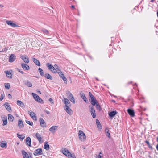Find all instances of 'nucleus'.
I'll list each match as a JSON object with an SVG mask.
<instances>
[{"mask_svg": "<svg viewBox=\"0 0 158 158\" xmlns=\"http://www.w3.org/2000/svg\"><path fill=\"white\" fill-rule=\"evenodd\" d=\"M62 152L64 154L69 158H76L74 155L72 154L66 148H64Z\"/></svg>", "mask_w": 158, "mask_h": 158, "instance_id": "obj_1", "label": "nucleus"}, {"mask_svg": "<svg viewBox=\"0 0 158 158\" xmlns=\"http://www.w3.org/2000/svg\"><path fill=\"white\" fill-rule=\"evenodd\" d=\"M78 136L80 140L81 141H84L86 139L85 135L82 131H79Z\"/></svg>", "mask_w": 158, "mask_h": 158, "instance_id": "obj_2", "label": "nucleus"}, {"mask_svg": "<svg viewBox=\"0 0 158 158\" xmlns=\"http://www.w3.org/2000/svg\"><path fill=\"white\" fill-rule=\"evenodd\" d=\"M32 94L33 95L34 99L36 101L40 103H41L43 101L40 98L39 96L36 94L34 93H32Z\"/></svg>", "mask_w": 158, "mask_h": 158, "instance_id": "obj_3", "label": "nucleus"}, {"mask_svg": "<svg viewBox=\"0 0 158 158\" xmlns=\"http://www.w3.org/2000/svg\"><path fill=\"white\" fill-rule=\"evenodd\" d=\"M60 77L63 80L64 83H67V79L65 77L64 74H63L62 72L61 71H58L57 72Z\"/></svg>", "mask_w": 158, "mask_h": 158, "instance_id": "obj_4", "label": "nucleus"}, {"mask_svg": "<svg viewBox=\"0 0 158 158\" xmlns=\"http://www.w3.org/2000/svg\"><path fill=\"white\" fill-rule=\"evenodd\" d=\"M63 101L65 104V106L64 107H69L71 106V103L69 100L67 98H64V100Z\"/></svg>", "mask_w": 158, "mask_h": 158, "instance_id": "obj_5", "label": "nucleus"}, {"mask_svg": "<svg viewBox=\"0 0 158 158\" xmlns=\"http://www.w3.org/2000/svg\"><path fill=\"white\" fill-rule=\"evenodd\" d=\"M90 107V108L89 111L91 113V115L93 118H95L96 117L95 110L93 106H91Z\"/></svg>", "mask_w": 158, "mask_h": 158, "instance_id": "obj_6", "label": "nucleus"}, {"mask_svg": "<svg viewBox=\"0 0 158 158\" xmlns=\"http://www.w3.org/2000/svg\"><path fill=\"white\" fill-rule=\"evenodd\" d=\"M42 149L41 148H38L36 149L33 153L35 156L39 155L42 154Z\"/></svg>", "mask_w": 158, "mask_h": 158, "instance_id": "obj_7", "label": "nucleus"}, {"mask_svg": "<svg viewBox=\"0 0 158 158\" xmlns=\"http://www.w3.org/2000/svg\"><path fill=\"white\" fill-rule=\"evenodd\" d=\"M25 63H28L29 62V59L26 55H23L20 57Z\"/></svg>", "mask_w": 158, "mask_h": 158, "instance_id": "obj_8", "label": "nucleus"}, {"mask_svg": "<svg viewBox=\"0 0 158 158\" xmlns=\"http://www.w3.org/2000/svg\"><path fill=\"white\" fill-rule=\"evenodd\" d=\"M29 114V115L31 116V117L35 121L37 120V117L34 113L32 111L30 112V111H28Z\"/></svg>", "mask_w": 158, "mask_h": 158, "instance_id": "obj_9", "label": "nucleus"}, {"mask_svg": "<svg viewBox=\"0 0 158 158\" xmlns=\"http://www.w3.org/2000/svg\"><path fill=\"white\" fill-rule=\"evenodd\" d=\"M58 128L57 126H52L50 129L49 131L53 134L55 132L56 130Z\"/></svg>", "mask_w": 158, "mask_h": 158, "instance_id": "obj_10", "label": "nucleus"}, {"mask_svg": "<svg viewBox=\"0 0 158 158\" xmlns=\"http://www.w3.org/2000/svg\"><path fill=\"white\" fill-rule=\"evenodd\" d=\"M9 62H13L16 59V56L13 54H11L9 57Z\"/></svg>", "mask_w": 158, "mask_h": 158, "instance_id": "obj_11", "label": "nucleus"}, {"mask_svg": "<svg viewBox=\"0 0 158 158\" xmlns=\"http://www.w3.org/2000/svg\"><path fill=\"white\" fill-rule=\"evenodd\" d=\"M40 124L41 126L43 127H46V123L44 119L42 118H40L39 119Z\"/></svg>", "mask_w": 158, "mask_h": 158, "instance_id": "obj_12", "label": "nucleus"}, {"mask_svg": "<svg viewBox=\"0 0 158 158\" xmlns=\"http://www.w3.org/2000/svg\"><path fill=\"white\" fill-rule=\"evenodd\" d=\"M6 23L8 25H10L13 27H17L18 26L15 24L12 23L11 21L7 20Z\"/></svg>", "mask_w": 158, "mask_h": 158, "instance_id": "obj_13", "label": "nucleus"}, {"mask_svg": "<svg viewBox=\"0 0 158 158\" xmlns=\"http://www.w3.org/2000/svg\"><path fill=\"white\" fill-rule=\"evenodd\" d=\"M35 136L38 140H39V143H41L43 142V141H41V135L37 133L35 134Z\"/></svg>", "mask_w": 158, "mask_h": 158, "instance_id": "obj_14", "label": "nucleus"}, {"mask_svg": "<svg viewBox=\"0 0 158 158\" xmlns=\"http://www.w3.org/2000/svg\"><path fill=\"white\" fill-rule=\"evenodd\" d=\"M64 109L69 115H71L73 113V111L69 107H64Z\"/></svg>", "mask_w": 158, "mask_h": 158, "instance_id": "obj_15", "label": "nucleus"}, {"mask_svg": "<svg viewBox=\"0 0 158 158\" xmlns=\"http://www.w3.org/2000/svg\"><path fill=\"white\" fill-rule=\"evenodd\" d=\"M127 112L131 116L133 117L135 116V112L133 110L130 109H128Z\"/></svg>", "mask_w": 158, "mask_h": 158, "instance_id": "obj_16", "label": "nucleus"}, {"mask_svg": "<svg viewBox=\"0 0 158 158\" xmlns=\"http://www.w3.org/2000/svg\"><path fill=\"white\" fill-rule=\"evenodd\" d=\"M26 143L29 146H31V140L30 137H27L26 139Z\"/></svg>", "mask_w": 158, "mask_h": 158, "instance_id": "obj_17", "label": "nucleus"}, {"mask_svg": "<svg viewBox=\"0 0 158 158\" xmlns=\"http://www.w3.org/2000/svg\"><path fill=\"white\" fill-rule=\"evenodd\" d=\"M22 153L23 154V158H29V156L28 154L24 150H22Z\"/></svg>", "mask_w": 158, "mask_h": 158, "instance_id": "obj_18", "label": "nucleus"}, {"mask_svg": "<svg viewBox=\"0 0 158 158\" xmlns=\"http://www.w3.org/2000/svg\"><path fill=\"white\" fill-rule=\"evenodd\" d=\"M2 119L3 122V125H6L7 124V117L6 116H5L4 117H2Z\"/></svg>", "mask_w": 158, "mask_h": 158, "instance_id": "obj_19", "label": "nucleus"}, {"mask_svg": "<svg viewBox=\"0 0 158 158\" xmlns=\"http://www.w3.org/2000/svg\"><path fill=\"white\" fill-rule=\"evenodd\" d=\"M21 66L24 70H28L30 69L29 66L28 65L24 63L22 64Z\"/></svg>", "mask_w": 158, "mask_h": 158, "instance_id": "obj_20", "label": "nucleus"}, {"mask_svg": "<svg viewBox=\"0 0 158 158\" xmlns=\"http://www.w3.org/2000/svg\"><path fill=\"white\" fill-rule=\"evenodd\" d=\"M89 100H90V103L93 106H95L98 103L97 101L95 98Z\"/></svg>", "mask_w": 158, "mask_h": 158, "instance_id": "obj_21", "label": "nucleus"}, {"mask_svg": "<svg viewBox=\"0 0 158 158\" xmlns=\"http://www.w3.org/2000/svg\"><path fill=\"white\" fill-rule=\"evenodd\" d=\"M48 143V142H45L44 146V148L47 150H49L50 148L49 145Z\"/></svg>", "mask_w": 158, "mask_h": 158, "instance_id": "obj_22", "label": "nucleus"}, {"mask_svg": "<svg viewBox=\"0 0 158 158\" xmlns=\"http://www.w3.org/2000/svg\"><path fill=\"white\" fill-rule=\"evenodd\" d=\"M5 106L7 110L9 112H10L11 111V109L10 106L8 104V103L7 102L5 103Z\"/></svg>", "mask_w": 158, "mask_h": 158, "instance_id": "obj_23", "label": "nucleus"}, {"mask_svg": "<svg viewBox=\"0 0 158 158\" xmlns=\"http://www.w3.org/2000/svg\"><path fill=\"white\" fill-rule=\"evenodd\" d=\"M18 126L20 128H22L23 127V123L22 120H18Z\"/></svg>", "mask_w": 158, "mask_h": 158, "instance_id": "obj_24", "label": "nucleus"}, {"mask_svg": "<svg viewBox=\"0 0 158 158\" xmlns=\"http://www.w3.org/2000/svg\"><path fill=\"white\" fill-rule=\"evenodd\" d=\"M80 95L81 98L83 99L84 101H85L86 102H88V100L86 98L83 93H81Z\"/></svg>", "mask_w": 158, "mask_h": 158, "instance_id": "obj_25", "label": "nucleus"}, {"mask_svg": "<svg viewBox=\"0 0 158 158\" xmlns=\"http://www.w3.org/2000/svg\"><path fill=\"white\" fill-rule=\"evenodd\" d=\"M33 60L35 64L38 65L39 66H40V62L35 58H34L33 59Z\"/></svg>", "mask_w": 158, "mask_h": 158, "instance_id": "obj_26", "label": "nucleus"}, {"mask_svg": "<svg viewBox=\"0 0 158 158\" xmlns=\"http://www.w3.org/2000/svg\"><path fill=\"white\" fill-rule=\"evenodd\" d=\"M66 94L67 98L69 99L73 97V94L72 93L69 91H67L66 93Z\"/></svg>", "mask_w": 158, "mask_h": 158, "instance_id": "obj_27", "label": "nucleus"}, {"mask_svg": "<svg viewBox=\"0 0 158 158\" xmlns=\"http://www.w3.org/2000/svg\"><path fill=\"white\" fill-rule=\"evenodd\" d=\"M17 104L22 107H24L25 105L24 103L21 101L18 100L17 102Z\"/></svg>", "mask_w": 158, "mask_h": 158, "instance_id": "obj_28", "label": "nucleus"}, {"mask_svg": "<svg viewBox=\"0 0 158 158\" xmlns=\"http://www.w3.org/2000/svg\"><path fill=\"white\" fill-rule=\"evenodd\" d=\"M0 146L2 148L6 147L7 146L6 142L5 141H2L0 144Z\"/></svg>", "mask_w": 158, "mask_h": 158, "instance_id": "obj_29", "label": "nucleus"}, {"mask_svg": "<svg viewBox=\"0 0 158 158\" xmlns=\"http://www.w3.org/2000/svg\"><path fill=\"white\" fill-rule=\"evenodd\" d=\"M117 114L116 111H113L110 112L109 114V115L110 117H113L115 116Z\"/></svg>", "mask_w": 158, "mask_h": 158, "instance_id": "obj_30", "label": "nucleus"}, {"mask_svg": "<svg viewBox=\"0 0 158 158\" xmlns=\"http://www.w3.org/2000/svg\"><path fill=\"white\" fill-rule=\"evenodd\" d=\"M45 77L47 79H49L50 80H52V77L48 73L45 74L44 75Z\"/></svg>", "mask_w": 158, "mask_h": 158, "instance_id": "obj_31", "label": "nucleus"}, {"mask_svg": "<svg viewBox=\"0 0 158 158\" xmlns=\"http://www.w3.org/2000/svg\"><path fill=\"white\" fill-rule=\"evenodd\" d=\"M38 71L40 75L42 76H43L44 75V73L43 70L40 68L38 69Z\"/></svg>", "mask_w": 158, "mask_h": 158, "instance_id": "obj_32", "label": "nucleus"}, {"mask_svg": "<svg viewBox=\"0 0 158 158\" xmlns=\"http://www.w3.org/2000/svg\"><path fill=\"white\" fill-rule=\"evenodd\" d=\"M17 137L22 141L25 138V136L22 135H19V134H17Z\"/></svg>", "mask_w": 158, "mask_h": 158, "instance_id": "obj_33", "label": "nucleus"}, {"mask_svg": "<svg viewBox=\"0 0 158 158\" xmlns=\"http://www.w3.org/2000/svg\"><path fill=\"white\" fill-rule=\"evenodd\" d=\"M14 118V117L12 115L10 114H9L8 115V119L9 121H10L11 122H12L13 121Z\"/></svg>", "mask_w": 158, "mask_h": 158, "instance_id": "obj_34", "label": "nucleus"}, {"mask_svg": "<svg viewBox=\"0 0 158 158\" xmlns=\"http://www.w3.org/2000/svg\"><path fill=\"white\" fill-rule=\"evenodd\" d=\"M46 65L47 67H48V69L50 71L52 69L53 67L52 65L51 64H50L49 63H47Z\"/></svg>", "mask_w": 158, "mask_h": 158, "instance_id": "obj_35", "label": "nucleus"}, {"mask_svg": "<svg viewBox=\"0 0 158 158\" xmlns=\"http://www.w3.org/2000/svg\"><path fill=\"white\" fill-rule=\"evenodd\" d=\"M105 132L106 133V135L108 136V137L109 138H110V133H109V130L108 128H106L105 129Z\"/></svg>", "mask_w": 158, "mask_h": 158, "instance_id": "obj_36", "label": "nucleus"}, {"mask_svg": "<svg viewBox=\"0 0 158 158\" xmlns=\"http://www.w3.org/2000/svg\"><path fill=\"white\" fill-rule=\"evenodd\" d=\"M25 84L29 87H31L32 86V83L28 80L26 81Z\"/></svg>", "mask_w": 158, "mask_h": 158, "instance_id": "obj_37", "label": "nucleus"}, {"mask_svg": "<svg viewBox=\"0 0 158 158\" xmlns=\"http://www.w3.org/2000/svg\"><path fill=\"white\" fill-rule=\"evenodd\" d=\"M6 76L8 77H10V78L11 77L12 75H11V73L10 72H9L8 71H7L6 72Z\"/></svg>", "mask_w": 158, "mask_h": 158, "instance_id": "obj_38", "label": "nucleus"}, {"mask_svg": "<svg viewBox=\"0 0 158 158\" xmlns=\"http://www.w3.org/2000/svg\"><path fill=\"white\" fill-rule=\"evenodd\" d=\"M51 71H52L53 73H56L57 72V70L55 69V67L54 66H53L52 69Z\"/></svg>", "mask_w": 158, "mask_h": 158, "instance_id": "obj_39", "label": "nucleus"}, {"mask_svg": "<svg viewBox=\"0 0 158 158\" xmlns=\"http://www.w3.org/2000/svg\"><path fill=\"white\" fill-rule=\"evenodd\" d=\"M42 31L44 34L47 35L48 34V31L46 29H44L42 30Z\"/></svg>", "mask_w": 158, "mask_h": 158, "instance_id": "obj_40", "label": "nucleus"}, {"mask_svg": "<svg viewBox=\"0 0 158 158\" xmlns=\"http://www.w3.org/2000/svg\"><path fill=\"white\" fill-rule=\"evenodd\" d=\"M10 85L9 83L5 84V87L6 89H9L10 88Z\"/></svg>", "mask_w": 158, "mask_h": 158, "instance_id": "obj_41", "label": "nucleus"}, {"mask_svg": "<svg viewBox=\"0 0 158 158\" xmlns=\"http://www.w3.org/2000/svg\"><path fill=\"white\" fill-rule=\"evenodd\" d=\"M54 67H55V69L59 71H60V67L57 65L56 64H55L54 65Z\"/></svg>", "mask_w": 158, "mask_h": 158, "instance_id": "obj_42", "label": "nucleus"}, {"mask_svg": "<svg viewBox=\"0 0 158 158\" xmlns=\"http://www.w3.org/2000/svg\"><path fill=\"white\" fill-rule=\"evenodd\" d=\"M69 99L74 104L75 103V101L73 96L71 98H70Z\"/></svg>", "mask_w": 158, "mask_h": 158, "instance_id": "obj_43", "label": "nucleus"}, {"mask_svg": "<svg viewBox=\"0 0 158 158\" xmlns=\"http://www.w3.org/2000/svg\"><path fill=\"white\" fill-rule=\"evenodd\" d=\"M145 142L146 143H147L148 145L149 148L152 150V146H151L150 145L149 142L148 141H145Z\"/></svg>", "mask_w": 158, "mask_h": 158, "instance_id": "obj_44", "label": "nucleus"}, {"mask_svg": "<svg viewBox=\"0 0 158 158\" xmlns=\"http://www.w3.org/2000/svg\"><path fill=\"white\" fill-rule=\"evenodd\" d=\"M4 97H5L4 94V93H2L1 95V97L0 98V101H2Z\"/></svg>", "mask_w": 158, "mask_h": 158, "instance_id": "obj_45", "label": "nucleus"}, {"mask_svg": "<svg viewBox=\"0 0 158 158\" xmlns=\"http://www.w3.org/2000/svg\"><path fill=\"white\" fill-rule=\"evenodd\" d=\"M96 108H97V109L100 110H101V108H100V105H99V103L98 102L97 104H96Z\"/></svg>", "mask_w": 158, "mask_h": 158, "instance_id": "obj_46", "label": "nucleus"}, {"mask_svg": "<svg viewBox=\"0 0 158 158\" xmlns=\"http://www.w3.org/2000/svg\"><path fill=\"white\" fill-rule=\"evenodd\" d=\"M26 122L27 124L30 125V126H32L33 124V123L32 122H30L29 121L26 120Z\"/></svg>", "mask_w": 158, "mask_h": 158, "instance_id": "obj_47", "label": "nucleus"}, {"mask_svg": "<svg viewBox=\"0 0 158 158\" xmlns=\"http://www.w3.org/2000/svg\"><path fill=\"white\" fill-rule=\"evenodd\" d=\"M89 95L91 98V99L95 98L93 95L90 92H89Z\"/></svg>", "mask_w": 158, "mask_h": 158, "instance_id": "obj_48", "label": "nucleus"}, {"mask_svg": "<svg viewBox=\"0 0 158 158\" xmlns=\"http://www.w3.org/2000/svg\"><path fill=\"white\" fill-rule=\"evenodd\" d=\"M102 154L101 152H100L99 155L98 156H97L96 158H102Z\"/></svg>", "mask_w": 158, "mask_h": 158, "instance_id": "obj_49", "label": "nucleus"}, {"mask_svg": "<svg viewBox=\"0 0 158 158\" xmlns=\"http://www.w3.org/2000/svg\"><path fill=\"white\" fill-rule=\"evenodd\" d=\"M98 128L99 129H101L102 128V126L100 124H98V125H97Z\"/></svg>", "mask_w": 158, "mask_h": 158, "instance_id": "obj_50", "label": "nucleus"}, {"mask_svg": "<svg viewBox=\"0 0 158 158\" xmlns=\"http://www.w3.org/2000/svg\"><path fill=\"white\" fill-rule=\"evenodd\" d=\"M96 123L97 125H98V124H100V123L99 121L98 120V119H96Z\"/></svg>", "mask_w": 158, "mask_h": 158, "instance_id": "obj_51", "label": "nucleus"}, {"mask_svg": "<svg viewBox=\"0 0 158 158\" xmlns=\"http://www.w3.org/2000/svg\"><path fill=\"white\" fill-rule=\"evenodd\" d=\"M8 97L9 98H12V96L10 94H8Z\"/></svg>", "mask_w": 158, "mask_h": 158, "instance_id": "obj_52", "label": "nucleus"}, {"mask_svg": "<svg viewBox=\"0 0 158 158\" xmlns=\"http://www.w3.org/2000/svg\"><path fill=\"white\" fill-rule=\"evenodd\" d=\"M49 101L50 102H51L53 101V99H52V98H50L49 99Z\"/></svg>", "mask_w": 158, "mask_h": 158, "instance_id": "obj_53", "label": "nucleus"}, {"mask_svg": "<svg viewBox=\"0 0 158 158\" xmlns=\"http://www.w3.org/2000/svg\"><path fill=\"white\" fill-rule=\"evenodd\" d=\"M19 72H20V73H22V74H23V73H24V72H23V71H20V70H19Z\"/></svg>", "mask_w": 158, "mask_h": 158, "instance_id": "obj_54", "label": "nucleus"}, {"mask_svg": "<svg viewBox=\"0 0 158 158\" xmlns=\"http://www.w3.org/2000/svg\"><path fill=\"white\" fill-rule=\"evenodd\" d=\"M46 112L48 114H50V112L49 111H46Z\"/></svg>", "mask_w": 158, "mask_h": 158, "instance_id": "obj_55", "label": "nucleus"}, {"mask_svg": "<svg viewBox=\"0 0 158 158\" xmlns=\"http://www.w3.org/2000/svg\"><path fill=\"white\" fill-rule=\"evenodd\" d=\"M156 149L158 151V144L156 145Z\"/></svg>", "mask_w": 158, "mask_h": 158, "instance_id": "obj_56", "label": "nucleus"}, {"mask_svg": "<svg viewBox=\"0 0 158 158\" xmlns=\"http://www.w3.org/2000/svg\"><path fill=\"white\" fill-rule=\"evenodd\" d=\"M71 7H72V8H74V6H73V5H72V6H71Z\"/></svg>", "mask_w": 158, "mask_h": 158, "instance_id": "obj_57", "label": "nucleus"}, {"mask_svg": "<svg viewBox=\"0 0 158 158\" xmlns=\"http://www.w3.org/2000/svg\"><path fill=\"white\" fill-rule=\"evenodd\" d=\"M154 2V0H151V2Z\"/></svg>", "mask_w": 158, "mask_h": 158, "instance_id": "obj_58", "label": "nucleus"}, {"mask_svg": "<svg viewBox=\"0 0 158 158\" xmlns=\"http://www.w3.org/2000/svg\"><path fill=\"white\" fill-rule=\"evenodd\" d=\"M157 16L158 17V10H157Z\"/></svg>", "mask_w": 158, "mask_h": 158, "instance_id": "obj_59", "label": "nucleus"}, {"mask_svg": "<svg viewBox=\"0 0 158 158\" xmlns=\"http://www.w3.org/2000/svg\"><path fill=\"white\" fill-rule=\"evenodd\" d=\"M38 93H39L40 94H41V92H40V91H38Z\"/></svg>", "mask_w": 158, "mask_h": 158, "instance_id": "obj_60", "label": "nucleus"}, {"mask_svg": "<svg viewBox=\"0 0 158 158\" xmlns=\"http://www.w3.org/2000/svg\"><path fill=\"white\" fill-rule=\"evenodd\" d=\"M157 141L158 142V137L157 138Z\"/></svg>", "mask_w": 158, "mask_h": 158, "instance_id": "obj_61", "label": "nucleus"}, {"mask_svg": "<svg viewBox=\"0 0 158 158\" xmlns=\"http://www.w3.org/2000/svg\"><path fill=\"white\" fill-rule=\"evenodd\" d=\"M53 104V102H51Z\"/></svg>", "mask_w": 158, "mask_h": 158, "instance_id": "obj_62", "label": "nucleus"}]
</instances>
